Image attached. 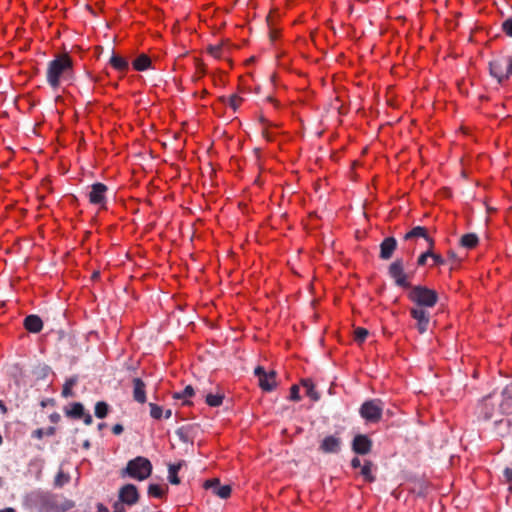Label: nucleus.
Returning a JSON list of instances; mask_svg holds the SVG:
<instances>
[{
    "label": "nucleus",
    "mask_w": 512,
    "mask_h": 512,
    "mask_svg": "<svg viewBox=\"0 0 512 512\" xmlns=\"http://www.w3.org/2000/svg\"><path fill=\"white\" fill-rule=\"evenodd\" d=\"M73 69L72 58L66 54H59L47 65L46 79L51 88L60 86L61 80L70 77Z\"/></svg>",
    "instance_id": "obj_1"
},
{
    "label": "nucleus",
    "mask_w": 512,
    "mask_h": 512,
    "mask_svg": "<svg viewBox=\"0 0 512 512\" xmlns=\"http://www.w3.org/2000/svg\"><path fill=\"white\" fill-rule=\"evenodd\" d=\"M152 473V464L149 459L137 456L127 462L125 468L120 471L122 478L128 476L132 479L143 481Z\"/></svg>",
    "instance_id": "obj_2"
},
{
    "label": "nucleus",
    "mask_w": 512,
    "mask_h": 512,
    "mask_svg": "<svg viewBox=\"0 0 512 512\" xmlns=\"http://www.w3.org/2000/svg\"><path fill=\"white\" fill-rule=\"evenodd\" d=\"M407 297L415 304L414 307H423L426 309L433 308L438 302V293L422 285H411Z\"/></svg>",
    "instance_id": "obj_3"
},
{
    "label": "nucleus",
    "mask_w": 512,
    "mask_h": 512,
    "mask_svg": "<svg viewBox=\"0 0 512 512\" xmlns=\"http://www.w3.org/2000/svg\"><path fill=\"white\" fill-rule=\"evenodd\" d=\"M384 410V402L380 399H371L365 401L360 409L359 414L360 416L367 422V423H378L383 414Z\"/></svg>",
    "instance_id": "obj_4"
},
{
    "label": "nucleus",
    "mask_w": 512,
    "mask_h": 512,
    "mask_svg": "<svg viewBox=\"0 0 512 512\" xmlns=\"http://www.w3.org/2000/svg\"><path fill=\"white\" fill-rule=\"evenodd\" d=\"M388 274L397 286L402 288L411 287L409 275L404 271V261L402 258H397L389 265Z\"/></svg>",
    "instance_id": "obj_5"
},
{
    "label": "nucleus",
    "mask_w": 512,
    "mask_h": 512,
    "mask_svg": "<svg viewBox=\"0 0 512 512\" xmlns=\"http://www.w3.org/2000/svg\"><path fill=\"white\" fill-rule=\"evenodd\" d=\"M411 317L416 320L417 330L420 334L425 333L428 330L430 323V312L428 309L423 307H412L410 309Z\"/></svg>",
    "instance_id": "obj_6"
},
{
    "label": "nucleus",
    "mask_w": 512,
    "mask_h": 512,
    "mask_svg": "<svg viewBox=\"0 0 512 512\" xmlns=\"http://www.w3.org/2000/svg\"><path fill=\"white\" fill-rule=\"evenodd\" d=\"M140 495L134 484H125L118 491V501L133 506L139 501Z\"/></svg>",
    "instance_id": "obj_7"
},
{
    "label": "nucleus",
    "mask_w": 512,
    "mask_h": 512,
    "mask_svg": "<svg viewBox=\"0 0 512 512\" xmlns=\"http://www.w3.org/2000/svg\"><path fill=\"white\" fill-rule=\"evenodd\" d=\"M490 75L497 80L499 84L507 81L506 60L505 58H496L489 62Z\"/></svg>",
    "instance_id": "obj_8"
},
{
    "label": "nucleus",
    "mask_w": 512,
    "mask_h": 512,
    "mask_svg": "<svg viewBox=\"0 0 512 512\" xmlns=\"http://www.w3.org/2000/svg\"><path fill=\"white\" fill-rule=\"evenodd\" d=\"M108 188L103 183L97 182L91 185L88 199L91 204L104 206L106 204V192Z\"/></svg>",
    "instance_id": "obj_9"
},
{
    "label": "nucleus",
    "mask_w": 512,
    "mask_h": 512,
    "mask_svg": "<svg viewBox=\"0 0 512 512\" xmlns=\"http://www.w3.org/2000/svg\"><path fill=\"white\" fill-rule=\"evenodd\" d=\"M204 488L209 489L212 493L221 499H227L231 495L232 488L230 485H221L218 478H212L204 482Z\"/></svg>",
    "instance_id": "obj_10"
},
{
    "label": "nucleus",
    "mask_w": 512,
    "mask_h": 512,
    "mask_svg": "<svg viewBox=\"0 0 512 512\" xmlns=\"http://www.w3.org/2000/svg\"><path fill=\"white\" fill-rule=\"evenodd\" d=\"M372 448V441L367 435H356L352 441V450L356 454L366 455L370 453Z\"/></svg>",
    "instance_id": "obj_11"
},
{
    "label": "nucleus",
    "mask_w": 512,
    "mask_h": 512,
    "mask_svg": "<svg viewBox=\"0 0 512 512\" xmlns=\"http://www.w3.org/2000/svg\"><path fill=\"white\" fill-rule=\"evenodd\" d=\"M342 441L335 435L326 436L319 445V450L326 454L338 453L341 449Z\"/></svg>",
    "instance_id": "obj_12"
},
{
    "label": "nucleus",
    "mask_w": 512,
    "mask_h": 512,
    "mask_svg": "<svg viewBox=\"0 0 512 512\" xmlns=\"http://www.w3.org/2000/svg\"><path fill=\"white\" fill-rule=\"evenodd\" d=\"M397 248V240L394 237H386L380 244L379 257L383 260H389Z\"/></svg>",
    "instance_id": "obj_13"
},
{
    "label": "nucleus",
    "mask_w": 512,
    "mask_h": 512,
    "mask_svg": "<svg viewBox=\"0 0 512 512\" xmlns=\"http://www.w3.org/2000/svg\"><path fill=\"white\" fill-rule=\"evenodd\" d=\"M132 383L133 399L140 404H144L146 402V384L141 378H134Z\"/></svg>",
    "instance_id": "obj_14"
},
{
    "label": "nucleus",
    "mask_w": 512,
    "mask_h": 512,
    "mask_svg": "<svg viewBox=\"0 0 512 512\" xmlns=\"http://www.w3.org/2000/svg\"><path fill=\"white\" fill-rule=\"evenodd\" d=\"M23 325L28 332L39 333L43 328V321L38 315L31 314L25 317Z\"/></svg>",
    "instance_id": "obj_15"
},
{
    "label": "nucleus",
    "mask_w": 512,
    "mask_h": 512,
    "mask_svg": "<svg viewBox=\"0 0 512 512\" xmlns=\"http://www.w3.org/2000/svg\"><path fill=\"white\" fill-rule=\"evenodd\" d=\"M422 237L424 238L428 243L429 246H434V241L431 237L428 236L427 230L423 226H416L412 230H410L408 233L405 234L404 239L410 240L412 238Z\"/></svg>",
    "instance_id": "obj_16"
},
{
    "label": "nucleus",
    "mask_w": 512,
    "mask_h": 512,
    "mask_svg": "<svg viewBox=\"0 0 512 512\" xmlns=\"http://www.w3.org/2000/svg\"><path fill=\"white\" fill-rule=\"evenodd\" d=\"M259 386L262 390L270 392L276 387V372L270 371L259 379Z\"/></svg>",
    "instance_id": "obj_17"
},
{
    "label": "nucleus",
    "mask_w": 512,
    "mask_h": 512,
    "mask_svg": "<svg viewBox=\"0 0 512 512\" xmlns=\"http://www.w3.org/2000/svg\"><path fill=\"white\" fill-rule=\"evenodd\" d=\"M110 65L117 71L125 73L129 68V63L127 59L122 56L112 54L109 60Z\"/></svg>",
    "instance_id": "obj_18"
},
{
    "label": "nucleus",
    "mask_w": 512,
    "mask_h": 512,
    "mask_svg": "<svg viewBox=\"0 0 512 512\" xmlns=\"http://www.w3.org/2000/svg\"><path fill=\"white\" fill-rule=\"evenodd\" d=\"M499 408L502 414H512V393H506V387L502 391V401Z\"/></svg>",
    "instance_id": "obj_19"
},
{
    "label": "nucleus",
    "mask_w": 512,
    "mask_h": 512,
    "mask_svg": "<svg viewBox=\"0 0 512 512\" xmlns=\"http://www.w3.org/2000/svg\"><path fill=\"white\" fill-rule=\"evenodd\" d=\"M132 64L135 70L145 71L151 66V59L146 54H141L133 61Z\"/></svg>",
    "instance_id": "obj_20"
},
{
    "label": "nucleus",
    "mask_w": 512,
    "mask_h": 512,
    "mask_svg": "<svg viewBox=\"0 0 512 512\" xmlns=\"http://www.w3.org/2000/svg\"><path fill=\"white\" fill-rule=\"evenodd\" d=\"M302 386L306 390V395L311 398L313 401H318L320 399V394L315 390L314 383L311 379H302Z\"/></svg>",
    "instance_id": "obj_21"
},
{
    "label": "nucleus",
    "mask_w": 512,
    "mask_h": 512,
    "mask_svg": "<svg viewBox=\"0 0 512 512\" xmlns=\"http://www.w3.org/2000/svg\"><path fill=\"white\" fill-rule=\"evenodd\" d=\"M478 236L474 233H468L461 237L460 245L467 249H472L478 244Z\"/></svg>",
    "instance_id": "obj_22"
},
{
    "label": "nucleus",
    "mask_w": 512,
    "mask_h": 512,
    "mask_svg": "<svg viewBox=\"0 0 512 512\" xmlns=\"http://www.w3.org/2000/svg\"><path fill=\"white\" fill-rule=\"evenodd\" d=\"M78 382L77 376H72L69 379H67L63 385L62 389V396L64 398L73 397L74 393L72 391L73 386H75Z\"/></svg>",
    "instance_id": "obj_23"
},
{
    "label": "nucleus",
    "mask_w": 512,
    "mask_h": 512,
    "mask_svg": "<svg viewBox=\"0 0 512 512\" xmlns=\"http://www.w3.org/2000/svg\"><path fill=\"white\" fill-rule=\"evenodd\" d=\"M182 463L170 464L168 467V479L171 484L178 485L180 483V479L178 477V472L181 469Z\"/></svg>",
    "instance_id": "obj_24"
},
{
    "label": "nucleus",
    "mask_w": 512,
    "mask_h": 512,
    "mask_svg": "<svg viewBox=\"0 0 512 512\" xmlns=\"http://www.w3.org/2000/svg\"><path fill=\"white\" fill-rule=\"evenodd\" d=\"M42 511L43 512H63L59 510L56 501L53 497H44L42 500Z\"/></svg>",
    "instance_id": "obj_25"
},
{
    "label": "nucleus",
    "mask_w": 512,
    "mask_h": 512,
    "mask_svg": "<svg viewBox=\"0 0 512 512\" xmlns=\"http://www.w3.org/2000/svg\"><path fill=\"white\" fill-rule=\"evenodd\" d=\"M193 395H194V389L191 385H188L184 388V390L182 392L173 393V398L174 399H183L184 400L183 404L189 405V404H191V402L186 399L192 397Z\"/></svg>",
    "instance_id": "obj_26"
},
{
    "label": "nucleus",
    "mask_w": 512,
    "mask_h": 512,
    "mask_svg": "<svg viewBox=\"0 0 512 512\" xmlns=\"http://www.w3.org/2000/svg\"><path fill=\"white\" fill-rule=\"evenodd\" d=\"M66 415L75 419H80L84 416V407L81 403L76 402L72 405L71 409L66 412Z\"/></svg>",
    "instance_id": "obj_27"
},
{
    "label": "nucleus",
    "mask_w": 512,
    "mask_h": 512,
    "mask_svg": "<svg viewBox=\"0 0 512 512\" xmlns=\"http://www.w3.org/2000/svg\"><path fill=\"white\" fill-rule=\"evenodd\" d=\"M372 462L366 461L363 466H361V475L368 482H374L375 476L372 474Z\"/></svg>",
    "instance_id": "obj_28"
},
{
    "label": "nucleus",
    "mask_w": 512,
    "mask_h": 512,
    "mask_svg": "<svg viewBox=\"0 0 512 512\" xmlns=\"http://www.w3.org/2000/svg\"><path fill=\"white\" fill-rule=\"evenodd\" d=\"M223 399V394H208L205 398V401L211 407H219L222 405Z\"/></svg>",
    "instance_id": "obj_29"
},
{
    "label": "nucleus",
    "mask_w": 512,
    "mask_h": 512,
    "mask_svg": "<svg viewBox=\"0 0 512 512\" xmlns=\"http://www.w3.org/2000/svg\"><path fill=\"white\" fill-rule=\"evenodd\" d=\"M109 411V406L104 401H99L95 405V416L97 418L103 419L107 416Z\"/></svg>",
    "instance_id": "obj_30"
},
{
    "label": "nucleus",
    "mask_w": 512,
    "mask_h": 512,
    "mask_svg": "<svg viewBox=\"0 0 512 512\" xmlns=\"http://www.w3.org/2000/svg\"><path fill=\"white\" fill-rule=\"evenodd\" d=\"M148 494L149 496L155 497V498H161L164 494L163 489L158 484H150L148 486Z\"/></svg>",
    "instance_id": "obj_31"
},
{
    "label": "nucleus",
    "mask_w": 512,
    "mask_h": 512,
    "mask_svg": "<svg viewBox=\"0 0 512 512\" xmlns=\"http://www.w3.org/2000/svg\"><path fill=\"white\" fill-rule=\"evenodd\" d=\"M502 32L509 38H512V17H507L501 24Z\"/></svg>",
    "instance_id": "obj_32"
},
{
    "label": "nucleus",
    "mask_w": 512,
    "mask_h": 512,
    "mask_svg": "<svg viewBox=\"0 0 512 512\" xmlns=\"http://www.w3.org/2000/svg\"><path fill=\"white\" fill-rule=\"evenodd\" d=\"M150 407V416L153 419H160L163 415V409L161 406L155 404V403H149Z\"/></svg>",
    "instance_id": "obj_33"
},
{
    "label": "nucleus",
    "mask_w": 512,
    "mask_h": 512,
    "mask_svg": "<svg viewBox=\"0 0 512 512\" xmlns=\"http://www.w3.org/2000/svg\"><path fill=\"white\" fill-rule=\"evenodd\" d=\"M369 332L367 329L358 327L354 331V338L357 342L362 343L366 340Z\"/></svg>",
    "instance_id": "obj_34"
},
{
    "label": "nucleus",
    "mask_w": 512,
    "mask_h": 512,
    "mask_svg": "<svg viewBox=\"0 0 512 512\" xmlns=\"http://www.w3.org/2000/svg\"><path fill=\"white\" fill-rule=\"evenodd\" d=\"M242 102V98L236 94L229 96L228 105L236 111Z\"/></svg>",
    "instance_id": "obj_35"
},
{
    "label": "nucleus",
    "mask_w": 512,
    "mask_h": 512,
    "mask_svg": "<svg viewBox=\"0 0 512 512\" xmlns=\"http://www.w3.org/2000/svg\"><path fill=\"white\" fill-rule=\"evenodd\" d=\"M208 52L210 55H212L215 58H222L223 56V46L222 45H215V46H209Z\"/></svg>",
    "instance_id": "obj_36"
},
{
    "label": "nucleus",
    "mask_w": 512,
    "mask_h": 512,
    "mask_svg": "<svg viewBox=\"0 0 512 512\" xmlns=\"http://www.w3.org/2000/svg\"><path fill=\"white\" fill-rule=\"evenodd\" d=\"M489 398H490V396H488V397H486V398L484 399V406H483V409H484L483 414H484V418H485L486 420L491 419V418L493 417V415H494V412H493V410H494V409H493V407H492V408H489V407H488V406H489V404H488V400H489Z\"/></svg>",
    "instance_id": "obj_37"
},
{
    "label": "nucleus",
    "mask_w": 512,
    "mask_h": 512,
    "mask_svg": "<svg viewBox=\"0 0 512 512\" xmlns=\"http://www.w3.org/2000/svg\"><path fill=\"white\" fill-rule=\"evenodd\" d=\"M175 433L183 443H188L190 441L186 427L178 428Z\"/></svg>",
    "instance_id": "obj_38"
},
{
    "label": "nucleus",
    "mask_w": 512,
    "mask_h": 512,
    "mask_svg": "<svg viewBox=\"0 0 512 512\" xmlns=\"http://www.w3.org/2000/svg\"><path fill=\"white\" fill-rule=\"evenodd\" d=\"M299 391H300L299 386H297V385L291 386L289 399L292 401H299L300 400Z\"/></svg>",
    "instance_id": "obj_39"
},
{
    "label": "nucleus",
    "mask_w": 512,
    "mask_h": 512,
    "mask_svg": "<svg viewBox=\"0 0 512 512\" xmlns=\"http://www.w3.org/2000/svg\"><path fill=\"white\" fill-rule=\"evenodd\" d=\"M505 60H506L507 80H508L512 76V56L506 57Z\"/></svg>",
    "instance_id": "obj_40"
},
{
    "label": "nucleus",
    "mask_w": 512,
    "mask_h": 512,
    "mask_svg": "<svg viewBox=\"0 0 512 512\" xmlns=\"http://www.w3.org/2000/svg\"><path fill=\"white\" fill-rule=\"evenodd\" d=\"M124 505V503L117 500L113 504V512H126Z\"/></svg>",
    "instance_id": "obj_41"
},
{
    "label": "nucleus",
    "mask_w": 512,
    "mask_h": 512,
    "mask_svg": "<svg viewBox=\"0 0 512 512\" xmlns=\"http://www.w3.org/2000/svg\"><path fill=\"white\" fill-rule=\"evenodd\" d=\"M44 435H45V433H44L43 428H38V429L34 430L32 433V437L37 438V439H42Z\"/></svg>",
    "instance_id": "obj_42"
},
{
    "label": "nucleus",
    "mask_w": 512,
    "mask_h": 512,
    "mask_svg": "<svg viewBox=\"0 0 512 512\" xmlns=\"http://www.w3.org/2000/svg\"><path fill=\"white\" fill-rule=\"evenodd\" d=\"M123 430H124V428H123V426L121 424H115L112 427V432L115 435H120L123 432Z\"/></svg>",
    "instance_id": "obj_43"
},
{
    "label": "nucleus",
    "mask_w": 512,
    "mask_h": 512,
    "mask_svg": "<svg viewBox=\"0 0 512 512\" xmlns=\"http://www.w3.org/2000/svg\"><path fill=\"white\" fill-rule=\"evenodd\" d=\"M266 373L267 372L261 366H257L254 370V374L258 377V379L262 377V375H265Z\"/></svg>",
    "instance_id": "obj_44"
},
{
    "label": "nucleus",
    "mask_w": 512,
    "mask_h": 512,
    "mask_svg": "<svg viewBox=\"0 0 512 512\" xmlns=\"http://www.w3.org/2000/svg\"><path fill=\"white\" fill-rule=\"evenodd\" d=\"M504 476L508 482H512V469L511 468H505L504 469Z\"/></svg>",
    "instance_id": "obj_45"
},
{
    "label": "nucleus",
    "mask_w": 512,
    "mask_h": 512,
    "mask_svg": "<svg viewBox=\"0 0 512 512\" xmlns=\"http://www.w3.org/2000/svg\"><path fill=\"white\" fill-rule=\"evenodd\" d=\"M433 260H434L435 264H437V265H443L445 263V260L439 254H434Z\"/></svg>",
    "instance_id": "obj_46"
},
{
    "label": "nucleus",
    "mask_w": 512,
    "mask_h": 512,
    "mask_svg": "<svg viewBox=\"0 0 512 512\" xmlns=\"http://www.w3.org/2000/svg\"><path fill=\"white\" fill-rule=\"evenodd\" d=\"M351 466H352L353 468H355V469H356V468L361 467V461H360V459H359L358 457H354V458L351 460Z\"/></svg>",
    "instance_id": "obj_47"
},
{
    "label": "nucleus",
    "mask_w": 512,
    "mask_h": 512,
    "mask_svg": "<svg viewBox=\"0 0 512 512\" xmlns=\"http://www.w3.org/2000/svg\"><path fill=\"white\" fill-rule=\"evenodd\" d=\"M82 418L86 425H91L93 422L92 416L89 413H87V414L84 413V416Z\"/></svg>",
    "instance_id": "obj_48"
},
{
    "label": "nucleus",
    "mask_w": 512,
    "mask_h": 512,
    "mask_svg": "<svg viewBox=\"0 0 512 512\" xmlns=\"http://www.w3.org/2000/svg\"><path fill=\"white\" fill-rule=\"evenodd\" d=\"M426 261H427V258L425 257V255L421 254L418 259H417V264L419 266H423L426 264Z\"/></svg>",
    "instance_id": "obj_49"
},
{
    "label": "nucleus",
    "mask_w": 512,
    "mask_h": 512,
    "mask_svg": "<svg viewBox=\"0 0 512 512\" xmlns=\"http://www.w3.org/2000/svg\"><path fill=\"white\" fill-rule=\"evenodd\" d=\"M55 427L51 426V427H48L46 430H44V433L45 435L47 436H53L55 434Z\"/></svg>",
    "instance_id": "obj_50"
},
{
    "label": "nucleus",
    "mask_w": 512,
    "mask_h": 512,
    "mask_svg": "<svg viewBox=\"0 0 512 512\" xmlns=\"http://www.w3.org/2000/svg\"><path fill=\"white\" fill-rule=\"evenodd\" d=\"M0 411L2 414H6L8 412V409L2 400H0Z\"/></svg>",
    "instance_id": "obj_51"
},
{
    "label": "nucleus",
    "mask_w": 512,
    "mask_h": 512,
    "mask_svg": "<svg viewBox=\"0 0 512 512\" xmlns=\"http://www.w3.org/2000/svg\"><path fill=\"white\" fill-rule=\"evenodd\" d=\"M97 509L98 512H109V509L101 503L97 505Z\"/></svg>",
    "instance_id": "obj_52"
},
{
    "label": "nucleus",
    "mask_w": 512,
    "mask_h": 512,
    "mask_svg": "<svg viewBox=\"0 0 512 512\" xmlns=\"http://www.w3.org/2000/svg\"><path fill=\"white\" fill-rule=\"evenodd\" d=\"M422 254H423V255H425V257H426V258H428V257L433 258V255H434L435 253H433V252H432V247L430 246V248H429L426 252H424V253H422Z\"/></svg>",
    "instance_id": "obj_53"
},
{
    "label": "nucleus",
    "mask_w": 512,
    "mask_h": 512,
    "mask_svg": "<svg viewBox=\"0 0 512 512\" xmlns=\"http://www.w3.org/2000/svg\"><path fill=\"white\" fill-rule=\"evenodd\" d=\"M50 419L52 422H57L60 419V415L58 413H53L50 415Z\"/></svg>",
    "instance_id": "obj_54"
},
{
    "label": "nucleus",
    "mask_w": 512,
    "mask_h": 512,
    "mask_svg": "<svg viewBox=\"0 0 512 512\" xmlns=\"http://www.w3.org/2000/svg\"><path fill=\"white\" fill-rule=\"evenodd\" d=\"M163 415L166 419L170 418L172 416V410L167 409L165 412H163Z\"/></svg>",
    "instance_id": "obj_55"
},
{
    "label": "nucleus",
    "mask_w": 512,
    "mask_h": 512,
    "mask_svg": "<svg viewBox=\"0 0 512 512\" xmlns=\"http://www.w3.org/2000/svg\"><path fill=\"white\" fill-rule=\"evenodd\" d=\"M448 254H449V257H450L451 259H453V260H455V261L457 260L456 254H455L454 252L450 251Z\"/></svg>",
    "instance_id": "obj_56"
},
{
    "label": "nucleus",
    "mask_w": 512,
    "mask_h": 512,
    "mask_svg": "<svg viewBox=\"0 0 512 512\" xmlns=\"http://www.w3.org/2000/svg\"><path fill=\"white\" fill-rule=\"evenodd\" d=\"M512 393V382L506 386V393Z\"/></svg>",
    "instance_id": "obj_57"
},
{
    "label": "nucleus",
    "mask_w": 512,
    "mask_h": 512,
    "mask_svg": "<svg viewBox=\"0 0 512 512\" xmlns=\"http://www.w3.org/2000/svg\"><path fill=\"white\" fill-rule=\"evenodd\" d=\"M0 512H15L13 508H6L4 510H0Z\"/></svg>",
    "instance_id": "obj_58"
},
{
    "label": "nucleus",
    "mask_w": 512,
    "mask_h": 512,
    "mask_svg": "<svg viewBox=\"0 0 512 512\" xmlns=\"http://www.w3.org/2000/svg\"><path fill=\"white\" fill-rule=\"evenodd\" d=\"M105 427V423L98 424V429L101 430Z\"/></svg>",
    "instance_id": "obj_59"
},
{
    "label": "nucleus",
    "mask_w": 512,
    "mask_h": 512,
    "mask_svg": "<svg viewBox=\"0 0 512 512\" xmlns=\"http://www.w3.org/2000/svg\"><path fill=\"white\" fill-rule=\"evenodd\" d=\"M59 480H61V474H58V479L56 480V483H59Z\"/></svg>",
    "instance_id": "obj_60"
},
{
    "label": "nucleus",
    "mask_w": 512,
    "mask_h": 512,
    "mask_svg": "<svg viewBox=\"0 0 512 512\" xmlns=\"http://www.w3.org/2000/svg\"><path fill=\"white\" fill-rule=\"evenodd\" d=\"M59 480H61V474H58V479L56 480V483H59Z\"/></svg>",
    "instance_id": "obj_61"
},
{
    "label": "nucleus",
    "mask_w": 512,
    "mask_h": 512,
    "mask_svg": "<svg viewBox=\"0 0 512 512\" xmlns=\"http://www.w3.org/2000/svg\"><path fill=\"white\" fill-rule=\"evenodd\" d=\"M59 480H61V474H58V479L56 480V483H59Z\"/></svg>",
    "instance_id": "obj_62"
}]
</instances>
